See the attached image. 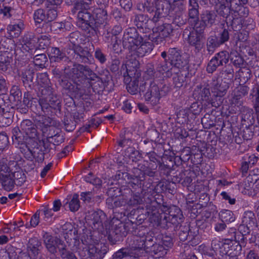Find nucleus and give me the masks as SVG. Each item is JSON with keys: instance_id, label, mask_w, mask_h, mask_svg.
<instances>
[{"instance_id": "obj_59", "label": "nucleus", "mask_w": 259, "mask_h": 259, "mask_svg": "<svg viewBox=\"0 0 259 259\" xmlns=\"http://www.w3.org/2000/svg\"><path fill=\"white\" fill-rule=\"evenodd\" d=\"M15 12L14 9L10 7L4 6L3 8L0 10V13L3 15L4 18H9L12 16Z\"/></svg>"}, {"instance_id": "obj_24", "label": "nucleus", "mask_w": 259, "mask_h": 259, "mask_svg": "<svg viewBox=\"0 0 259 259\" xmlns=\"http://www.w3.org/2000/svg\"><path fill=\"white\" fill-rule=\"evenodd\" d=\"M255 23L253 19L246 17L244 19L234 18L232 20L231 25L234 29H239L242 26L248 29H252L255 27Z\"/></svg>"}, {"instance_id": "obj_64", "label": "nucleus", "mask_w": 259, "mask_h": 259, "mask_svg": "<svg viewBox=\"0 0 259 259\" xmlns=\"http://www.w3.org/2000/svg\"><path fill=\"white\" fill-rule=\"evenodd\" d=\"M143 202L142 199L139 195L135 194L128 200L127 204L129 205L135 206L141 204Z\"/></svg>"}, {"instance_id": "obj_15", "label": "nucleus", "mask_w": 259, "mask_h": 259, "mask_svg": "<svg viewBox=\"0 0 259 259\" xmlns=\"http://www.w3.org/2000/svg\"><path fill=\"white\" fill-rule=\"evenodd\" d=\"M229 59V54L227 51H221L217 53L209 62L206 70L208 73H212L220 66L226 64Z\"/></svg>"}, {"instance_id": "obj_46", "label": "nucleus", "mask_w": 259, "mask_h": 259, "mask_svg": "<svg viewBox=\"0 0 259 259\" xmlns=\"http://www.w3.org/2000/svg\"><path fill=\"white\" fill-rule=\"evenodd\" d=\"M54 137H60V135H58L57 133L54 136H51L47 139H42L41 142H40V143L42 144V150L45 153L50 152L52 149L51 146L54 145L49 141V139L53 138Z\"/></svg>"}, {"instance_id": "obj_44", "label": "nucleus", "mask_w": 259, "mask_h": 259, "mask_svg": "<svg viewBox=\"0 0 259 259\" xmlns=\"http://www.w3.org/2000/svg\"><path fill=\"white\" fill-rule=\"evenodd\" d=\"M248 90L249 88L247 86L239 85L233 90L232 95L242 98L243 96H245L248 93Z\"/></svg>"}, {"instance_id": "obj_51", "label": "nucleus", "mask_w": 259, "mask_h": 259, "mask_svg": "<svg viewBox=\"0 0 259 259\" xmlns=\"http://www.w3.org/2000/svg\"><path fill=\"white\" fill-rule=\"evenodd\" d=\"M33 58V62L36 66H43L47 60V58L45 54L43 53L37 54L35 53Z\"/></svg>"}, {"instance_id": "obj_13", "label": "nucleus", "mask_w": 259, "mask_h": 259, "mask_svg": "<svg viewBox=\"0 0 259 259\" xmlns=\"http://www.w3.org/2000/svg\"><path fill=\"white\" fill-rule=\"evenodd\" d=\"M130 63L127 64L126 67L127 75L131 78V80L127 85L126 89L130 93L135 95L138 91V78L141 76V73L137 69L139 65V62L137 60H134L133 66H131Z\"/></svg>"}, {"instance_id": "obj_36", "label": "nucleus", "mask_w": 259, "mask_h": 259, "mask_svg": "<svg viewBox=\"0 0 259 259\" xmlns=\"http://www.w3.org/2000/svg\"><path fill=\"white\" fill-rule=\"evenodd\" d=\"M67 201L65 204H69V209L71 211H76L80 207L79 196L75 193L72 196H68Z\"/></svg>"}, {"instance_id": "obj_8", "label": "nucleus", "mask_w": 259, "mask_h": 259, "mask_svg": "<svg viewBox=\"0 0 259 259\" xmlns=\"http://www.w3.org/2000/svg\"><path fill=\"white\" fill-rule=\"evenodd\" d=\"M124 225L120 220L113 218L110 221H106L104 228L108 235V239L113 243L119 241L123 235L122 232Z\"/></svg>"}, {"instance_id": "obj_21", "label": "nucleus", "mask_w": 259, "mask_h": 259, "mask_svg": "<svg viewBox=\"0 0 259 259\" xmlns=\"http://www.w3.org/2000/svg\"><path fill=\"white\" fill-rule=\"evenodd\" d=\"M5 97L4 94L0 95V126H9L12 121V113L9 111H5Z\"/></svg>"}, {"instance_id": "obj_32", "label": "nucleus", "mask_w": 259, "mask_h": 259, "mask_svg": "<svg viewBox=\"0 0 259 259\" xmlns=\"http://www.w3.org/2000/svg\"><path fill=\"white\" fill-rule=\"evenodd\" d=\"M199 5L196 3L189 1L188 17L190 19H193L195 25L197 26L199 20Z\"/></svg>"}, {"instance_id": "obj_61", "label": "nucleus", "mask_w": 259, "mask_h": 259, "mask_svg": "<svg viewBox=\"0 0 259 259\" xmlns=\"http://www.w3.org/2000/svg\"><path fill=\"white\" fill-rule=\"evenodd\" d=\"M240 78H243L244 81L248 80L250 78V70L246 67H241L239 71Z\"/></svg>"}, {"instance_id": "obj_43", "label": "nucleus", "mask_w": 259, "mask_h": 259, "mask_svg": "<svg viewBox=\"0 0 259 259\" xmlns=\"http://www.w3.org/2000/svg\"><path fill=\"white\" fill-rule=\"evenodd\" d=\"M14 47L15 42L12 39L5 38L1 41L0 49H4L11 52Z\"/></svg>"}, {"instance_id": "obj_60", "label": "nucleus", "mask_w": 259, "mask_h": 259, "mask_svg": "<svg viewBox=\"0 0 259 259\" xmlns=\"http://www.w3.org/2000/svg\"><path fill=\"white\" fill-rule=\"evenodd\" d=\"M94 191L82 192L80 194L81 200L84 202L90 203L94 198Z\"/></svg>"}, {"instance_id": "obj_56", "label": "nucleus", "mask_w": 259, "mask_h": 259, "mask_svg": "<svg viewBox=\"0 0 259 259\" xmlns=\"http://www.w3.org/2000/svg\"><path fill=\"white\" fill-rule=\"evenodd\" d=\"M80 36L79 33L77 31L70 33L69 35V41L73 45V47L79 46V44L81 40Z\"/></svg>"}, {"instance_id": "obj_10", "label": "nucleus", "mask_w": 259, "mask_h": 259, "mask_svg": "<svg viewBox=\"0 0 259 259\" xmlns=\"http://www.w3.org/2000/svg\"><path fill=\"white\" fill-rule=\"evenodd\" d=\"M39 104L42 111L46 114L52 112V110H60L61 102L56 95L53 94V89L49 95H41L39 100Z\"/></svg>"}, {"instance_id": "obj_49", "label": "nucleus", "mask_w": 259, "mask_h": 259, "mask_svg": "<svg viewBox=\"0 0 259 259\" xmlns=\"http://www.w3.org/2000/svg\"><path fill=\"white\" fill-rule=\"evenodd\" d=\"M40 213V210L36 211V212L32 216L30 221V223L26 224V227L27 228H30V227H35L38 225Z\"/></svg>"}, {"instance_id": "obj_40", "label": "nucleus", "mask_w": 259, "mask_h": 259, "mask_svg": "<svg viewBox=\"0 0 259 259\" xmlns=\"http://www.w3.org/2000/svg\"><path fill=\"white\" fill-rule=\"evenodd\" d=\"M49 53L51 59L55 62L60 61L65 57V54L61 52L58 48H51Z\"/></svg>"}, {"instance_id": "obj_18", "label": "nucleus", "mask_w": 259, "mask_h": 259, "mask_svg": "<svg viewBox=\"0 0 259 259\" xmlns=\"http://www.w3.org/2000/svg\"><path fill=\"white\" fill-rule=\"evenodd\" d=\"M229 88V83L222 79L213 80L211 85V90L212 96L215 98H221L223 97L227 93Z\"/></svg>"}, {"instance_id": "obj_3", "label": "nucleus", "mask_w": 259, "mask_h": 259, "mask_svg": "<svg viewBox=\"0 0 259 259\" xmlns=\"http://www.w3.org/2000/svg\"><path fill=\"white\" fill-rule=\"evenodd\" d=\"M143 41V37L139 35L135 28H128L125 31L122 44L125 49L129 51L131 56L142 57L150 53L153 50L151 42Z\"/></svg>"}, {"instance_id": "obj_27", "label": "nucleus", "mask_w": 259, "mask_h": 259, "mask_svg": "<svg viewBox=\"0 0 259 259\" xmlns=\"http://www.w3.org/2000/svg\"><path fill=\"white\" fill-rule=\"evenodd\" d=\"M34 75V69L29 66L22 70L20 76L25 87L31 88L33 84Z\"/></svg>"}, {"instance_id": "obj_62", "label": "nucleus", "mask_w": 259, "mask_h": 259, "mask_svg": "<svg viewBox=\"0 0 259 259\" xmlns=\"http://www.w3.org/2000/svg\"><path fill=\"white\" fill-rule=\"evenodd\" d=\"M58 249L61 257L65 255L67 252H69L67 248V246L63 241L59 239L57 246V249Z\"/></svg>"}, {"instance_id": "obj_38", "label": "nucleus", "mask_w": 259, "mask_h": 259, "mask_svg": "<svg viewBox=\"0 0 259 259\" xmlns=\"http://www.w3.org/2000/svg\"><path fill=\"white\" fill-rule=\"evenodd\" d=\"M242 224L253 227L256 226V221L254 214L251 211H245L242 218Z\"/></svg>"}, {"instance_id": "obj_39", "label": "nucleus", "mask_w": 259, "mask_h": 259, "mask_svg": "<svg viewBox=\"0 0 259 259\" xmlns=\"http://www.w3.org/2000/svg\"><path fill=\"white\" fill-rule=\"evenodd\" d=\"M242 112V120L247 121L248 124H252L253 121V110L251 109L243 106L241 107L240 110H238Z\"/></svg>"}, {"instance_id": "obj_37", "label": "nucleus", "mask_w": 259, "mask_h": 259, "mask_svg": "<svg viewBox=\"0 0 259 259\" xmlns=\"http://www.w3.org/2000/svg\"><path fill=\"white\" fill-rule=\"evenodd\" d=\"M231 62L234 66L237 67H242L244 65V59L240 56L239 54L234 49H232L229 55Z\"/></svg>"}, {"instance_id": "obj_47", "label": "nucleus", "mask_w": 259, "mask_h": 259, "mask_svg": "<svg viewBox=\"0 0 259 259\" xmlns=\"http://www.w3.org/2000/svg\"><path fill=\"white\" fill-rule=\"evenodd\" d=\"M231 107L235 108L236 110H240L243 105L242 98L232 95V98L229 100Z\"/></svg>"}, {"instance_id": "obj_57", "label": "nucleus", "mask_w": 259, "mask_h": 259, "mask_svg": "<svg viewBox=\"0 0 259 259\" xmlns=\"http://www.w3.org/2000/svg\"><path fill=\"white\" fill-rule=\"evenodd\" d=\"M250 228L249 226H247L243 224H241L239 227V230L242 234L243 239L248 240V238L251 237V235H249Z\"/></svg>"}, {"instance_id": "obj_48", "label": "nucleus", "mask_w": 259, "mask_h": 259, "mask_svg": "<svg viewBox=\"0 0 259 259\" xmlns=\"http://www.w3.org/2000/svg\"><path fill=\"white\" fill-rule=\"evenodd\" d=\"M220 217L224 222H232L235 220V217L232 211L229 210H223L221 211Z\"/></svg>"}, {"instance_id": "obj_52", "label": "nucleus", "mask_w": 259, "mask_h": 259, "mask_svg": "<svg viewBox=\"0 0 259 259\" xmlns=\"http://www.w3.org/2000/svg\"><path fill=\"white\" fill-rule=\"evenodd\" d=\"M34 19L36 23H40L43 21H47L46 15L42 9H38L34 14Z\"/></svg>"}, {"instance_id": "obj_42", "label": "nucleus", "mask_w": 259, "mask_h": 259, "mask_svg": "<svg viewBox=\"0 0 259 259\" xmlns=\"http://www.w3.org/2000/svg\"><path fill=\"white\" fill-rule=\"evenodd\" d=\"M217 6V12L219 15L224 18H227L229 16L230 9L229 5L226 6L224 4L219 3Z\"/></svg>"}, {"instance_id": "obj_7", "label": "nucleus", "mask_w": 259, "mask_h": 259, "mask_svg": "<svg viewBox=\"0 0 259 259\" xmlns=\"http://www.w3.org/2000/svg\"><path fill=\"white\" fill-rule=\"evenodd\" d=\"M70 78L77 85H80L87 79L94 80L97 75L87 66L74 65L70 70Z\"/></svg>"}, {"instance_id": "obj_16", "label": "nucleus", "mask_w": 259, "mask_h": 259, "mask_svg": "<svg viewBox=\"0 0 259 259\" xmlns=\"http://www.w3.org/2000/svg\"><path fill=\"white\" fill-rule=\"evenodd\" d=\"M193 95L195 97H197L198 99L205 101L207 104H211L213 107L220 106L222 102L220 101L219 103H215L213 99L211 98L209 88L205 86L197 85L194 91Z\"/></svg>"}, {"instance_id": "obj_12", "label": "nucleus", "mask_w": 259, "mask_h": 259, "mask_svg": "<svg viewBox=\"0 0 259 259\" xmlns=\"http://www.w3.org/2000/svg\"><path fill=\"white\" fill-rule=\"evenodd\" d=\"M170 24L164 23L152 29L153 32L148 35V39L156 45L163 43L173 31Z\"/></svg>"}, {"instance_id": "obj_23", "label": "nucleus", "mask_w": 259, "mask_h": 259, "mask_svg": "<svg viewBox=\"0 0 259 259\" xmlns=\"http://www.w3.org/2000/svg\"><path fill=\"white\" fill-rule=\"evenodd\" d=\"M78 21L77 25L83 30L88 29L91 24L93 23V17L90 12L86 10H80L77 14Z\"/></svg>"}, {"instance_id": "obj_2", "label": "nucleus", "mask_w": 259, "mask_h": 259, "mask_svg": "<svg viewBox=\"0 0 259 259\" xmlns=\"http://www.w3.org/2000/svg\"><path fill=\"white\" fill-rule=\"evenodd\" d=\"M144 11L149 14L151 21L157 23L168 14L170 8L183 11L185 9L184 2L173 1L171 4L166 0H146L143 5Z\"/></svg>"}, {"instance_id": "obj_25", "label": "nucleus", "mask_w": 259, "mask_h": 259, "mask_svg": "<svg viewBox=\"0 0 259 259\" xmlns=\"http://www.w3.org/2000/svg\"><path fill=\"white\" fill-rule=\"evenodd\" d=\"M24 28L23 22L21 20H17L16 22H11L7 26V30L10 37L17 38L19 36Z\"/></svg>"}, {"instance_id": "obj_9", "label": "nucleus", "mask_w": 259, "mask_h": 259, "mask_svg": "<svg viewBox=\"0 0 259 259\" xmlns=\"http://www.w3.org/2000/svg\"><path fill=\"white\" fill-rule=\"evenodd\" d=\"M145 207H146L148 217H149V219L151 222L157 223L158 224H162V222L165 221V222L167 223V217L164 215L163 220H161L162 216H160V213L158 212L159 203L153 197L152 198H147L145 199ZM166 226L169 227V225L166 224Z\"/></svg>"}, {"instance_id": "obj_30", "label": "nucleus", "mask_w": 259, "mask_h": 259, "mask_svg": "<svg viewBox=\"0 0 259 259\" xmlns=\"http://www.w3.org/2000/svg\"><path fill=\"white\" fill-rule=\"evenodd\" d=\"M103 8H96L93 12V22L98 26L106 22L108 16L107 11Z\"/></svg>"}, {"instance_id": "obj_28", "label": "nucleus", "mask_w": 259, "mask_h": 259, "mask_svg": "<svg viewBox=\"0 0 259 259\" xmlns=\"http://www.w3.org/2000/svg\"><path fill=\"white\" fill-rule=\"evenodd\" d=\"M135 23L141 32L146 33L150 31L151 27L148 22L149 20L146 16L140 14L136 16Z\"/></svg>"}, {"instance_id": "obj_31", "label": "nucleus", "mask_w": 259, "mask_h": 259, "mask_svg": "<svg viewBox=\"0 0 259 259\" xmlns=\"http://www.w3.org/2000/svg\"><path fill=\"white\" fill-rule=\"evenodd\" d=\"M12 61V54L8 51H0V70L3 71L7 70Z\"/></svg>"}, {"instance_id": "obj_53", "label": "nucleus", "mask_w": 259, "mask_h": 259, "mask_svg": "<svg viewBox=\"0 0 259 259\" xmlns=\"http://www.w3.org/2000/svg\"><path fill=\"white\" fill-rule=\"evenodd\" d=\"M157 167V164L150 163L143 170L144 175L151 177H154L156 173L155 170L156 169Z\"/></svg>"}, {"instance_id": "obj_14", "label": "nucleus", "mask_w": 259, "mask_h": 259, "mask_svg": "<svg viewBox=\"0 0 259 259\" xmlns=\"http://www.w3.org/2000/svg\"><path fill=\"white\" fill-rule=\"evenodd\" d=\"M106 214L101 210L91 212L86 217L88 224L94 230L102 231L104 228L103 222H106Z\"/></svg>"}, {"instance_id": "obj_29", "label": "nucleus", "mask_w": 259, "mask_h": 259, "mask_svg": "<svg viewBox=\"0 0 259 259\" xmlns=\"http://www.w3.org/2000/svg\"><path fill=\"white\" fill-rule=\"evenodd\" d=\"M59 239L53 237L48 234L44 236V242L47 250L51 254H55L57 252V246Z\"/></svg>"}, {"instance_id": "obj_4", "label": "nucleus", "mask_w": 259, "mask_h": 259, "mask_svg": "<svg viewBox=\"0 0 259 259\" xmlns=\"http://www.w3.org/2000/svg\"><path fill=\"white\" fill-rule=\"evenodd\" d=\"M21 131L17 126L12 130V139L13 143L22 145L26 142V138L22 134L24 133L30 139H36L38 132L35 125L29 119L23 120L20 124Z\"/></svg>"}, {"instance_id": "obj_5", "label": "nucleus", "mask_w": 259, "mask_h": 259, "mask_svg": "<svg viewBox=\"0 0 259 259\" xmlns=\"http://www.w3.org/2000/svg\"><path fill=\"white\" fill-rule=\"evenodd\" d=\"M145 85V83L140 85V92L144 93L146 91L144 94L145 100L150 102L153 105L157 104L161 97L165 96L170 91L169 86L162 83L156 84L155 82H152L146 91Z\"/></svg>"}, {"instance_id": "obj_58", "label": "nucleus", "mask_w": 259, "mask_h": 259, "mask_svg": "<svg viewBox=\"0 0 259 259\" xmlns=\"http://www.w3.org/2000/svg\"><path fill=\"white\" fill-rule=\"evenodd\" d=\"M191 149L190 147H186L181 152L180 159L183 162L188 161L190 158Z\"/></svg>"}, {"instance_id": "obj_17", "label": "nucleus", "mask_w": 259, "mask_h": 259, "mask_svg": "<svg viewBox=\"0 0 259 259\" xmlns=\"http://www.w3.org/2000/svg\"><path fill=\"white\" fill-rule=\"evenodd\" d=\"M37 42V37L32 32H27L21 40V49L23 51L34 55L37 51L35 48Z\"/></svg>"}, {"instance_id": "obj_22", "label": "nucleus", "mask_w": 259, "mask_h": 259, "mask_svg": "<svg viewBox=\"0 0 259 259\" xmlns=\"http://www.w3.org/2000/svg\"><path fill=\"white\" fill-rule=\"evenodd\" d=\"M168 57L172 66L175 67L181 68L187 64L186 61L182 58L176 48H170L168 50Z\"/></svg>"}, {"instance_id": "obj_1", "label": "nucleus", "mask_w": 259, "mask_h": 259, "mask_svg": "<svg viewBox=\"0 0 259 259\" xmlns=\"http://www.w3.org/2000/svg\"><path fill=\"white\" fill-rule=\"evenodd\" d=\"M139 232L131 238L133 243L130 247L122 248L114 254V259H139L145 255L147 249L152 245V239Z\"/></svg>"}, {"instance_id": "obj_20", "label": "nucleus", "mask_w": 259, "mask_h": 259, "mask_svg": "<svg viewBox=\"0 0 259 259\" xmlns=\"http://www.w3.org/2000/svg\"><path fill=\"white\" fill-rule=\"evenodd\" d=\"M37 82L39 86V92L41 95H49L53 90L51 85L50 80L47 73H40L37 75Z\"/></svg>"}, {"instance_id": "obj_63", "label": "nucleus", "mask_w": 259, "mask_h": 259, "mask_svg": "<svg viewBox=\"0 0 259 259\" xmlns=\"http://www.w3.org/2000/svg\"><path fill=\"white\" fill-rule=\"evenodd\" d=\"M37 41L39 44V46L45 49L50 44V39L48 36L46 35H41L40 37H37Z\"/></svg>"}, {"instance_id": "obj_34", "label": "nucleus", "mask_w": 259, "mask_h": 259, "mask_svg": "<svg viewBox=\"0 0 259 259\" xmlns=\"http://www.w3.org/2000/svg\"><path fill=\"white\" fill-rule=\"evenodd\" d=\"M221 45L216 36H210L207 39L206 50L209 54H212Z\"/></svg>"}, {"instance_id": "obj_33", "label": "nucleus", "mask_w": 259, "mask_h": 259, "mask_svg": "<svg viewBox=\"0 0 259 259\" xmlns=\"http://www.w3.org/2000/svg\"><path fill=\"white\" fill-rule=\"evenodd\" d=\"M22 93L18 86H13L10 90V100L14 102L16 106H19L21 103Z\"/></svg>"}, {"instance_id": "obj_54", "label": "nucleus", "mask_w": 259, "mask_h": 259, "mask_svg": "<svg viewBox=\"0 0 259 259\" xmlns=\"http://www.w3.org/2000/svg\"><path fill=\"white\" fill-rule=\"evenodd\" d=\"M171 63L170 61H166L165 60L159 63L158 64L157 69V70L162 73L163 72H167L169 69H171Z\"/></svg>"}, {"instance_id": "obj_55", "label": "nucleus", "mask_w": 259, "mask_h": 259, "mask_svg": "<svg viewBox=\"0 0 259 259\" xmlns=\"http://www.w3.org/2000/svg\"><path fill=\"white\" fill-rule=\"evenodd\" d=\"M48 11L46 15L47 21L50 22L53 21L57 17V8L52 7L47 8Z\"/></svg>"}, {"instance_id": "obj_35", "label": "nucleus", "mask_w": 259, "mask_h": 259, "mask_svg": "<svg viewBox=\"0 0 259 259\" xmlns=\"http://www.w3.org/2000/svg\"><path fill=\"white\" fill-rule=\"evenodd\" d=\"M0 180L4 189L7 191L11 190L14 186V180L10 175H4L0 174Z\"/></svg>"}, {"instance_id": "obj_19", "label": "nucleus", "mask_w": 259, "mask_h": 259, "mask_svg": "<svg viewBox=\"0 0 259 259\" xmlns=\"http://www.w3.org/2000/svg\"><path fill=\"white\" fill-rule=\"evenodd\" d=\"M217 15L213 11L206 10L200 14V23L198 26L201 29L210 28L215 24Z\"/></svg>"}, {"instance_id": "obj_41", "label": "nucleus", "mask_w": 259, "mask_h": 259, "mask_svg": "<svg viewBox=\"0 0 259 259\" xmlns=\"http://www.w3.org/2000/svg\"><path fill=\"white\" fill-rule=\"evenodd\" d=\"M235 18L242 19L246 18L249 14L248 8L242 5H239L236 8L235 11Z\"/></svg>"}, {"instance_id": "obj_45", "label": "nucleus", "mask_w": 259, "mask_h": 259, "mask_svg": "<svg viewBox=\"0 0 259 259\" xmlns=\"http://www.w3.org/2000/svg\"><path fill=\"white\" fill-rule=\"evenodd\" d=\"M150 247H152L151 251L159 257L164 255L167 253L166 250L162 245L158 244H154L153 243V241Z\"/></svg>"}, {"instance_id": "obj_26", "label": "nucleus", "mask_w": 259, "mask_h": 259, "mask_svg": "<svg viewBox=\"0 0 259 259\" xmlns=\"http://www.w3.org/2000/svg\"><path fill=\"white\" fill-rule=\"evenodd\" d=\"M73 49L82 63H91L93 60L88 48H82L80 46H76L75 47H73Z\"/></svg>"}, {"instance_id": "obj_11", "label": "nucleus", "mask_w": 259, "mask_h": 259, "mask_svg": "<svg viewBox=\"0 0 259 259\" xmlns=\"http://www.w3.org/2000/svg\"><path fill=\"white\" fill-rule=\"evenodd\" d=\"M106 253V249L102 244H89L78 250L81 259H102Z\"/></svg>"}, {"instance_id": "obj_6", "label": "nucleus", "mask_w": 259, "mask_h": 259, "mask_svg": "<svg viewBox=\"0 0 259 259\" xmlns=\"http://www.w3.org/2000/svg\"><path fill=\"white\" fill-rule=\"evenodd\" d=\"M198 26L186 28L183 31V36L189 45L194 48V52L198 53L204 48L203 35L201 30H198Z\"/></svg>"}, {"instance_id": "obj_50", "label": "nucleus", "mask_w": 259, "mask_h": 259, "mask_svg": "<svg viewBox=\"0 0 259 259\" xmlns=\"http://www.w3.org/2000/svg\"><path fill=\"white\" fill-rule=\"evenodd\" d=\"M31 153L37 162H42L44 161L45 153L43 151L42 148L40 149L38 148H34Z\"/></svg>"}]
</instances>
